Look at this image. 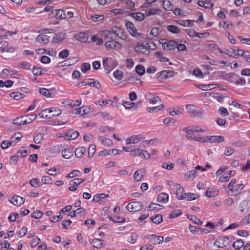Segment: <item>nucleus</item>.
Listing matches in <instances>:
<instances>
[{
	"mask_svg": "<svg viewBox=\"0 0 250 250\" xmlns=\"http://www.w3.org/2000/svg\"><path fill=\"white\" fill-rule=\"evenodd\" d=\"M236 180L233 179L230 182L227 186H224V189L226 192L232 196H236L239 194L243 189L245 185L243 184L236 185Z\"/></svg>",
	"mask_w": 250,
	"mask_h": 250,
	"instance_id": "obj_1",
	"label": "nucleus"
},
{
	"mask_svg": "<svg viewBox=\"0 0 250 250\" xmlns=\"http://www.w3.org/2000/svg\"><path fill=\"white\" fill-rule=\"evenodd\" d=\"M61 113V110L58 108L51 107L42 111L39 116L42 118H51L58 116Z\"/></svg>",
	"mask_w": 250,
	"mask_h": 250,
	"instance_id": "obj_2",
	"label": "nucleus"
},
{
	"mask_svg": "<svg viewBox=\"0 0 250 250\" xmlns=\"http://www.w3.org/2000/svg\"><path fill=\"white\" fill-rule=\"evenodd\" d=\"M103 67L107 71L110 72L118 65L116 61L111 57L104 58L102 60Z\"/></svg>",
	"mask_w": 250,
	"mask_h": 250,
	"instance_id": "obj_3",
	"label": "nucleus"
},
{
	"mask_svg": "<svg viewBox=\"0 0 250 250\" xmlns=\"http://www.w3.org/2000/svg\"><path fill=\"white\" fill-rule=\"evenodd\" d=\"M164 50H170L175 48L176 42L174 40H168L165 39H161L159 41Z\"/></svg>",
	"mask_w": 250,
	"mask_h": 250,
	"instance_id": "obj_4",
	"label": "nucleus"
},
{
	"mask_svg": "<svg viewBox=\"0 0 250 250\" xmlns=\"http://www.w3.org/2000/svg\"><path fill=\"white\" fill-rule=\"evenodd\" d=\"M143 205L141 202L134 201L128 204L126 207L127 209L130 212H137L143 208Z\"/></svg>",
	"mask_w": 250,
	"mask_h": 250,
	"instance_id": "obj_5",
	"label": "nucleus"
},
{
	"mask_svg": "<svg viewBox=\"0 0 250 250\" xmlns=\"http://www.w3.org/2000/svg\"><path fill=\"white\" fill-rule=\"evenodd\" d=\"M104 46L108 50H118L122 48L121 44L118 42L112 39L106 42Z\"/></svg>",
	"mask_w": 250,
	"mask_h": 250,
	"instance_id": "obj_6",
	"label": "nucleus"
},
{
	"mask_svg": "<svg viewBox=\"0 0 250 250\" xmlns=\"http://www.w3.org/2000/svg\"><path fill=\"white\" fill-rule=\"evenodd\" d=\"M93 111L92 109L89 106H83L80 108H76L75 110L74 114L79 115L83 117L85 115Z\"/></svg>",
	"mask_w": 250,
	"mask_h": 250,
	"instance_id": "obj_7",
	"label": "nucleus"
},
{
	"mask_svg": "<svg viewBox=\"0 0 250 250\" xmlns=\"http://www.w3.org/2000/svg\"><path fill=\"white\" fill-rule=\"evenodd\" d=\"M125 26L127 31L131 36L137 38L141 37V34L137 32V30L133 23L130 21H127Z\"/></svg>",
	"mask_w": 250,
	"mask_h": 250,
	"instance_id": "obj_8",
	"label": "nucleus"
},
{
	"mask_svg": "<svg viewBox=\"0 0 250 250\" xmlns=\"http://www.w3.org/2000/svg\"><path fill=\"white\" fill-rule=\"evenodd\" d=\"M229 243L228 237H221L216 239L214 242V246L217 248H223L227 246Z\"/></svg>",
	"mask_w": 250,
	"mask_h": 250,
	"instance_id": "obj_9",
	"label": "nucleus"
},
{
	"mask_svg": "<svg viewBox=\"0 0 250 250\" xmlns=\"http://www.w3.org/2000/svg\"><path fill=\"white\" fill-rule=\"evenodd\" d=\"M144 239H147L149 242L153 244H158L162 243L164 241V238L161 236H157L156 235H151L149 236H145Z\"/></svg>",
	"mask_w": 250,
	"mask_h": 250,
	"instance_id": "obj_10",
	"label": "nucleus"
},
{
	"mask_svg": "<svg viewBox=\"0 0 250 250\" xmlns=\"http://www.w3.org/2000/svg\"><path fill=\"white\" fill-rule=\"evenodd\" d=\"M241 50L238 49L236 47H233L230 50L228 49L223 52V53H225L229 57L236 58L241 56Z\"/></svg>",
	"mask_w": 250,
	"mask_h": 250,
	"instance_id": "obj_11",
	"label": "nucleus"
},
{
	"mask_svg": "<svg viewBox=\"0 0 250 250\" xmlns=\"http://www.w3.org/2000/svg\"><path fill=\"white\" fill-rule=\"evenodd\" d=\"M183 111L184 108L182 106L172 107L167 109L168 113L172 116H178L180 115Z\"/></svg>",
	"mask_w": 250,
	"mask_h": 250,
	"instance_id": "obj_12",
	"label": "nucleus"
},
{
	"mask_svg": "<svg viewBox=\"0 0 250 250\" xmlns=\"http://www.w3.org/2000/svg\"><path fill=\"white\" fill-rule=\"evenodd\" d=\"M143 139V137L141 134L132 135L125 140V143L127 145L130 144H137Z\"/></svg>",
	"mask_w": 250,
	"mask_h": 250,
	"instance_id": "obj_13",
	"label": "nucleus"
},
{
	"mask_svg": "<svg viewBox=\"0 0 250 250\" xmlns=\"http://www.w3.org/2000/svg\"><path fill=\"white\" fill-rule=\"evenodd\" d=\"M146 172V170L144 168H140L136 170L133 175L134 181L136 182L141 181L144 178Z\"/></svg>",
	"mask_w": 250,
	"mask_h": 250,
	"instance_id": "obj_14",
	"label": "nucleus"
},
{
	"mask_svg": "<svg viewBox=\"0 0 250 250\" xmlns=\"http://www.w3.org/2000/svg\"><path fill=\"white\" fill-rule=\"evenodd\" d=\"M147 46L146 44L138 43L134 49L136 52L146 54L149 53Z\"/></svg>",
	"mask_w": 250,
	"mask_h": 250,
	"instance_id": "obj_15",
	"label": "nucleus"
},
{
	"mask_svg": "<svg viewBox=\"0 0 250 250\" xmlns=\"http://www.w3.org/2000/svg\"><path fill=\"white\" fill-rule=\"evenodd\" d=\"M66 34L62 32L55 34L52 38V42L54 43H59L66 38Z\"/></svg>",
	"mask_w": 250,
	"mask_h": 250,
	"instance_id": "obj_16",
	"label": "nucleus"
},
{
	"mask_svg": "<svg viewBox=\"0 0 250 250\" xmlns=\"http://www.w3.org/2000/svg\"><path fill=\"white\" fill-rule=\"evenodd\" d=\"M174 190L176 192V197L179 200L184 199V189L181 185L179 184L178 185H176V188H174Z\"/></svg>",
	"mask_w": 250,
	"mask_h": 250,
	"instance_id": "obj_17",
	"label": "nucleus"
},
{
	"mask_svg": "<svg viewBox=\"0 0 250 250\" xmlns=\"http://www.w3.org/2000/svg\"><path fill=\"white\" fill-rule=\"evenodd\" d=\"M186 110L190 114L194 116L201 115L202 114V111H199L197 107L193 104H187L186 106Z\"/></svg>",
	"mask_w": 250,
	"mask_h": 250,
	"instance_id": "obj_18",
	"label": "nucleus"
},
{
	"mask_svg": "<svg viewBox=\"0 0 250 250\" xmlns=\"http://www.w3.org/2000/svg\"><path fill=\"white\" fill-rule=\"evenodd\" d=\"M98 141L104 146H111L113 145V141L110 139L104 136H100L98 138Z\"/></svg>",
	"mask_w": 250,
	"mask_h": 250,
	"instance_id": "obj_19",
	"label": "nucleus"
},
{
	"mask_svg": "<svg viewBox=\"0 0 250 250\" xmlns=\"http://www.w3.org/2000/svg\"><path fill=\"white\" fill-rule=\"evenodd\" d=\"M36 40L41 44H46L49 42V37L44 34H40L37 36Z\"/></svg>",
	"mask_w": 250,
	"mask_h": 250,
	"instance_id": "obj_20",
	"label": "nucleus"
},
{
	"mask_svg": "<svg viewBox=\"0 0 250 250\" xmlns=\"http://www.w3.org/2000/svg\"><path fill=\"white\" fill-rule=\"evenodd\" d=\"M10 202L15 206H21L22 205L24 202V198L18 195L14 196L10 200Z\"/></svg>",
	"mask_w": 250,
	"mask_h": 250,
	"instance_id": "obj_21",
	"label": "nucleus"
},
{
	"mask_svg": "<svg viewBox=\"0 0 250 250\" xmlns=\"http://www.w3.org/2000/svg\"><path fill=\"white\" fill-rule=\"evenodd\" d=\"M79 132L76 131L69 130L63 134L64 138L66 140H71L76 139L79 135Z\"/></svg>",
	"mask_w": 250,
	"mask_h": 250,
	"instance_id": "obj_22",
	"label": "nucleus"
},
{
	"mask_svg": "<svg viewBox=\"0 0 250 250\" xmlns=\"http://www.w3.org/2000/svg\"><path fill=\"white\" fill-rule=\"evenodd\" d=\"M224 140V137L222 136H208V143H220Z\"/></svg>",
	"mask_w": 250,
	"mask_h": 250,
	"instance_id": "obj_23",
	"label": "nucleus"
},
{
	"mask_svg": "<svg viewBox=\"0 0 250 250\" xmlns=\"http://www.w3.org/2000/svg\"><path fill=\"white\" fill-rule=\"evenodd\" d=\"M85 85H89L92 87H94L97 89H100L101 85L98 81L93 79H88L84 80V83Z\"/></svg>",
	"mask_w": 250,
	"mask_h": 250,
	"instance_id": "obj_24",
	"label": "nucleus"
},
{
	"mask_svg": "<svg viewBox=\"0 0 250 250\" xmlns=\"http://www.w3.org/2000/svg\"><path fill=\"white\" fill-rule=\"evenodd\" d=\"M99 34L105 39H112L113 38L111 30H101L99 32Z\"/></svg>",
	"mask_w": 250,
	"mask_h": 250,
	"instance_id": "obj_25",
	"label": "nucleus"
},
{
	"mask_svg": "<svg viewBox=\"0 0 250 250\" xmlns=\"http://www.w3.org/2000/svg\"><path fill=\"white\" fill-rule=\"evenodd\" d=\"M195 21L192 20H179L177 23L185 27H192Z\"/></svg>",
	"mask_w": 250,
	"mask_h": 250,
	"instance_id": "obj_26",
	"label": "nucleus"
},
{
	"mask_svg": "<svg viewBox=\"0 0 250 250\" xmlns=\"http://www.w3.org/2000/svg\"><path fill=\"white\" fill-rule=\"evenodd\" d=\"M73 150L71 148L64 149L62 151V155L65 159H68L71 158L73 156Z\"/></svg>",
	"mask_w": 250,
	"mask_h": 250,
	"instance_id": "obj_27",
	"label": "nucleus"
},
{
	"mask_svg": "<svg viewBox=\"0 0 250 250\" xmlns=\"http://www.w3.org/2000/svg\"><path fill=\"white\" fill-rule=\"evenodd\" d=\"M218 194V189L213 188H209L206 191L205 195L208 197H214L217 196Z\"/></svg>",
	"mask_w": 250,
	"mask_h": 250,
	"instance_id": "obj_28",
	"label": "nucleus"
},
{
	"mask_svg": "<svg viewBox=\"0 0 250 250\" xmlns=\"http://www.w3.org/2000/svg\"><path fill=\"white\" fill-rule=\"evenodd\" d=\"M168 200L169 195L167 193L162 192L158 196L157 201L160 203H166Z\"/></svg>",
	"mask_w": 250,
	"mask_h": 250,
	"instance_id": "obj_29",
	"label": "nucleus"
},
{
	"mask_svg": "<svg viewBox=\"0 0 250 250\" xmlns=\"http://www.w3.org/2000/svg\"><path fill=\"white\" fill-rule=\"evenodd\" d=\"M183 131L186 134V136L187 138L189 139H192L191 134L195 132L194 126L186 127Z\"/></svg>",
	"mask_w": 250,
	"mask_h": 250,
	"instance_id": "obj_30",
	"label": "nucleus"
},
{
	"mask_svg": "<svg viewBox=\"0 0 250 250\" xmlns=\"http://www.w3.org/2000/svg\"><path fill=\"white\" fill-rule=\"evenodd\" d=\"M18 67L20 68L28 70L31 68L32 64L28 62L23 61L18 63Z\"/></svg>",
	"mask_w": 250,
	"mask_h": 250,
	"instance_id": "obj_31",
	"label": "nucleus"
},
{
	"mask_svg": "<svg viewBox=\"0 0 250 250\" xmlns=\"http://www.w3.org/2000/svg\"><path fill=\"white\" fill-rule=\"evenodd\" d=\"M75 38L78 41L84 42H86L88 39L86 34L83 32H81L76 34Z\"/></svg>",
	"mask_w": 250,
	"mask_h": 250,
	"instance_id": "obj_32",
	"label": "nucleus"
},
{
	"mask_svg": "<svg viewBox=\"0 0 250 250\" xmlns=\"http://www.w3.org/2000/svg\"><path fill=\"white\" fill-rule=\"evenodd\" d=\"M27 117V115L18 117L13 120V124L18 125H26L24 120Z\"/></svg>",
	"mask_w": 250,
	"mask_h": 250,
	"instance_id": "obj_33",
	"label": "nucleus"
},
{
	"mask_svg": "<svg viewBox=\"0 0 250 250\" xmlns=\"http://www.w3.org/2000/svg\"><path fill=\"white\" fill-rule=\"evenodd\" d=\"M86 149L84 147L77 148L75 152V156L78 158H81L86 152Z\"/></svg>",
	"mask_w": 250,
	"mask_h": 250,
	"instance_id": "obj_34",
	"label": "nucleus"
},
{
	"mask_svg": "<svg viewBox=\"0 0 250 250\" xmlns=\"http://www.w3.org/2000/svg\"><path fill=\"white\" fill-rule=\"evenodd\" d=\"M46 72L45 69H42L40 67H33L32 69V72L34 75L41 76L42 75Z\"/></svg>",
	"mask_w": 250,
	"mask_h": 250,
	"instance_id": "obj_35",
	"label": "nucleus"
},
{
	"mask_svg": "<svg viewBox=\"0 0 250 250\" xmlns=\"http://www.w3.org/2000/svg\"><path fill=\"white\" fill-rule=\"evenodd\" d=\"M160 75L163 78H167L174 76V72L171 70H163L160 72Z\"/></svg>",
	"mask_w": 250,
	"mask_h": 250,
	"instance_id": "obj_36",
	"label": "nucleus"
},
{
	"mask_svg": "<svg viewBox=\"0 0 250 250\" xmlns=\"http://www.w3.org/2000/svg\"><path fill=\"white\" fill-rule=\"evenodd\" d=\"M148 208L151 211H157L163 209L164 207L156 203H152L149 205Z\"/></svg>",
	"mask_w": 250,
	"mask_h": 250,
	"instance_id": "obj_37",
	"label": "nucleus"
},
{
	"mask_svg": "<svg viewBox=\"0 0 250 250\" xmlns=\"http://www.w3.org/2000/svg\"><path fill=\"white\" fill-rule=\"evenodd\" d=\"M22 135L20 133H16L12 137H11L10 141L13 144V146L15 145L17 143H18Z\"/></svg>",
	"mask_w": 250,
	"mask_h": 250,
	"instance_id": "obj_38",
	"label": "nucleus"
},
{
	"mask_svg": "<svg viewBox=\"0 0 250 250\" xmlns=\"http://www.w3.org/2000/svg\"><path fill=\"white\" fill-rule=\"evenodd\" d=\"M196 176L197 172L194 169L187 172L185 175V177L188 180H193Z\"/></svg>",
	"mask_w": 250,
	"mask_h": 250,
	"instance_id": "obj_39",
	"label": "nucleus"
},
{
	"mask_svg": "<svg viewBox=\"0 0 250 250\" xmlns=\"http://www.w3.org/2000/svg\"><path fill=\"white\" fill-rule=\"evenodd\" d=\"M198 4L201 7H204L206 8H211L213 6L212 3L211 1H198Z\"/></svg>",
	"mask_w": 250,
	"mask_h": 250,
	"instance_id": "obj_40",
	"label": "nucleus"
},
{
	"mask_svg": "<svg viewBox=\"0 0 250 250\" xmlns=\"http://www.w3.org/2000/svg\"><path fill=\"white\" fill-rule=\"evenodd\" d=\"M174 165L171 162H167L162 163V167L166 170H171L173 169Z\"/></svg>",
	"mask_w": 250,
	"mask_h": 250,
	"instance_id": "obj_41",
	"label": "nucleus"
},
{
	"mask_svg": "<svg viewBox=\"0 0 250 250\" xmlns=\"http://www.w3.org/2000/svg\"><path fill=\"white\" fill-rule=\"evenodd\" d=\"M163 6L166 11H172L174 8V6L171 3L170 1H163Z\"/></svg>",
	"mask_w": 250,
	"mask_h": 250,
	"instance_id": "obj_42",
	"label": "nucleus"
},
{
	"mask_svg": "<svg viewBox=\"0 0 250 250\" xmlns=\"http://www.w3.org/2000/svg\"><path fill=\"white\" fill-rule=\"evenodd\" d=\"M184 197H185L184 199H186L188 201H191L197 199L199 197V195L193 193H187L185 194Z\"/></svg>",
	"mask_w": 250,
	"mask_h": 250,
	"instance_id": "obj_43",
	"label": "nucleus"
},
{
	"mask_svg": "<svg viewBox=\"0 0 250 250\" xmlns=\"http://www.w3.org/2000/svg\"><path fill=\"white\" fill-rule=\"evenodd\" d=\"M158 13H160V11L157 8H156L147 9L145 11V14L147 16L156 15Z\"/></svg>",
	"mask_w": 250,
	"mask_h": 250,
	"instance_id": "obj_44",
	"label": "nucleus"
},
{
	"mask_svg": "<svg viewBox=\"0 0 250 250\" xmlns=\"http://www.w3.org/2000/svg\"><path fill=\"white\" fill-rule=\"evenodd\" d=\"M148 96H149V102L152 104H154L160 101V98L156 95L149 93Z\"/></svg>",
	"mask_w": 250,
	"mask_h": 250,
	"instance_id": "obj_45",
	"label": "nucleus"
},
{
	"mask_svg": "<svg viewBox=\"0 0 250 250\" xmlns=\"http://www.w3.org/2000/svg\"><path fill=\"white\" fill-rule=\"evenodd\" d=\"M151 220L155 224H159L163 220L162 215L161 214H157L155 216L151 217Z\"/></svg>",
	"mask_w": 250,
	"mask_h": 250,
	"instance_id": "obj_46",
	"label": "nucleus"
},
{
	"mask_svg": "<svg viewBox=\"0 0 250 250\" xmlns=\"http://www.w3.org/2000/svg\"><path fill=\"white\" fill-rule=\"evenodd\" d=\"M92 245L95 248H100L103 246V243L101 239H94L92 240Z\"/></svg>",
	"mask_w": 250,
	"mask_h": 250,
	"instance_id": "obj_47",
	"label": "nucleus"
},
{
	"mask_svg": "<svg viewBox=\"0 0 250 250\" xmlns=\"http://www.w3.org/2000/svg\"><path fill=\"white\" fill-rule=\"evenodd\" d=\"M13 84V82L11 80H7L3 82L2 80H0V87H6L7 88L10 87Z\"/></svg>",
	"mask_w": 250,
	"mask_h": 250,
	"instance_id": "obj_48",
	"label": "nucleus"
},
{
	"mask_svg": "<svg viewBox=\"0 0 250 250\" xmlns=\"http://www.w3.org/2000/svg\"><path fill=\"white\" fill-rule=\"evenodd\" d=\"M84 179L82 178H75L69 182V185H73L77 187V186L82 183L83 181H84Z\"/></svg>",
	"mask_w": 250,
	"mask_h": 250,
	"instance_id": "obj_49",
	"label": "nucleus"
},
{
	"mask_svg": "<svg viewBox=\"0 0 250 250\" xmlns=\"http://www.w3.org/2000/svg\"><path fill=\"white\" fill-rule=\"evenodd\" d=\"M155 55L156 57L159 58V60L161 62H168L169 59L165 56H163L162 53L161 52H156L155 53Z\"/></svg>",
	"mask_w": 250,
	"mask_h": 250,
	"instance_id": "obj_50",
	"label": "nucleus"
},
{
	"mask_svg": "<svg viewBox=\"0 0 250 250\" xmlns=\"http://www.w3.org/2000/svg\"><path fill=\"white\" fill-rule=\"evenodd\" d=\"M104 17V15L94 14L90 17V19L94 22H97L102 20Z\"/></svg>",
	"mask_w": 250,
	"mask_h": 250,
	"instance_id": "obj_51",
	"label": "nucleus"
},
{
	"mask_svg": "<svg viewBox=\"0 0 250 250\" xmlns=\"http://www.w3.org/2000/svg\"><path fill=\"white\" fill-rule=\"evenodd\" d=\"M39 92L41 94L47 98L51 97V94L49 89H48L45 88H40L39 89Z\"/></svg>",
	"mask_w": 250,
	"mask_h": 250,
	"instance_id": "obj_52",
	"label": "nucleus"
},
{
	"mask_svg": "<svg viewBox=\"0 0 250 250\" xmlns=\"http://www.w3.org/2000/svg\"><path fill=\"white\" fill-rule=\"evenodd\" d=\"M108 196V195H106L104 193L96 194L93 196V201L96 202H99L101 199H104V198Z\"/></svg>",
	"mask_w": 250,
	"mask_h": 250,
	"instance_id": "obj_53",
	"label": "nucleus"
},
{
	"mask_svg": "<svg viewBox=\"0 0 250 250\" xmlns=\"http://www.w3.org/2000/svg\"><path fill=\"white\" fill-rule=\"evenodd\" d=\"M199 87L203 90H210L215 88V85L211 84H205L199 85Z\"/></svg>",
	"mask_w": 250,
	"mask_h": 250,
	"instance_id": "obj_54",
	"label": "nucleus"
},
{
	"mask_svg": "<svg viewBox=\"0 0 250 250\" xmlns=\"http://www.w3.org/2000/svg\"><path fill=\"white\" fill-rule=\"evenodd\" d=\"M188 218L196 224L201 225L202 224V222L200 220V219L194 215H188Z\"/></svg>",
	"mask_w": 250,
	"mask_h": 250,
	"instance_id": "obj_55",
	"label": "nucleus"
},
{
	"mask_svg": "<svg viewBox=\"0 0 250 250\" xmlns=\"http://www.w3.org/2000/svg\"><path fill=\"white\" fill-rule=\"evenodd\" d=\"M244 242L241 239L235 241L233 244V247L236 249H239L244 247Z\"/></svg>",
	"mask_w": 250,
	"mask_h": 250,
	"instance_id": "obj_56",
	"label": "nucleus"
},
{
	"mask_svg": "<svg viewBox=\"0 0 250 250\" xmlns=\"http://www.w3.org/2000/svg\"><path fill=\"white\" fill-rule=\"evenodd\" d=\"M42 183L44 184H52L53 180L52 179L48 176H44L41 178Z\"/></svg>",
	"mask_w": 250,
	"mask_h": 250,
	"instance_id": "obj_57",
	"label": "nucleus"
},
{
	"mask_svg": "<svg viewBox=\"0 0 250 250\" xmlns=\"http://www.w3.org/2000/svg\"><path fill=\"white\" fill-rule=\"evenodd\" d=\"M82 175V173L78 170H74L70 172L67 175V177L73 178L75 176L80 177Z\"/></svg>",
	"mask_w": 250,
	"mask_h": 250,
	"instance_id": "obj_58",
	"label": "nucleus"
},
{
	"mask_svg": "<svg viewBox=\"0 0 250 250\" xmlns=\"http://www.w3.org/2000/svg\"><path fill=\"white\" fill-rule=\"evenodd\" d=\"M110 220L114 222V223H122L125 222V219L123 217H110L109 218Z\"/></svg>",
	"mask_w": 250,
	"mask_h": 250,
	"instance_id": "obj_59",
	"label": "nucleus"
},
{
	"mask_svg": "<svg viewBox=\"0 0 250 250\" xmlns=\"http://www.w3.org/2000/svg\"><path fill=\"white\" fill-rule=\"evenodd\" d=\"M208 48L209 50L211 51H214L215 50H218L220 53H223V51H222L221 49H219L218 45L215 44H210L208 46Z\"/></svg>",
	"mask_w": 250,
	"mask_h": 250,
	"instance_id": "obj_60",
	"label": "nucleus"
},
{
	"mask_svg": "<svg viewBox=\"0 0 250 250\" xmlns=\"http://www.w3.org/2000/svg\"><path fill=\"white\" fill-rule=\"evenodd\" d=\"M132 15L133 17L138 21H142L144 20L145 17V15L140 12L134 13L132 14Z\"/></svg>",
	"mask_w": 250,
	"mask_h": 250,
	"instance_id": "obj_61",
	"label": "nucleus"
},
{
	"mask_svg": "<svg viewBox=\"0 0 250 250\" xmlns=\"http://www.w3.org/2000/svg\"><path fill=\"white\" fill-rule=\"evenodd\" d=\"M160 28L158 27H154L152 28L150 34L154 37H157L161 32Z\"/></svg>",
	"mask_w": 250,
	"mask_h": 250,
	"instance_id": "obj_62",
	"label": "nucleus"
},
{
	"mask_svg": "<svg viewBox=\"0 0 250 250\" xmlns=\"http://www.w3.org/2000/svg\"><path fill=\"white\" fill-rule=\"evenodd\" d=\"M69 51L67 49H64L60 51L59 53L58 57L60 58L65 59L69 55Z\"/></svg>",
	"mask_w": 250,
	"mask_h": 250,
	"instance_id": "obj_63",
	"label": "nucleus"
},
{
	"mask_svg": "<svg viewBox=\"0 0 250 250\" xmlns=\"http://www.w3.org/2000/svg\"><path fill=\"white\" fill-rule=\"evenodd\" d=\"M241 56H243L246 61L250 62V52L241 50Z\"/></svg>",
	"mask_w": 250,
	"mask_h": 250,
	"instance_id": "obj_64",
	"label": "nucleus"
}]
</instances>
